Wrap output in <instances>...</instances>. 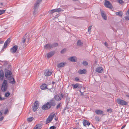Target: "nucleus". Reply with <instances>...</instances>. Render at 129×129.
<instances>
[{"instance_id": "obj_37", "label": "nucleus", "mask_w": 129, "mask_h": 129, "mask_svg": "<svg viewBox=\"0 0 129 129\" xmlns=\"http://www.w3.org/2000/svg\"><path fill=\"white\" fill-rule=\"evenodd\" d=\"M6 10H0V15L4 13L5 11Z\"/></svg>"}, {"instance_id": "obj_30", "label": "nucleus", "mask_w": 129, "mask_h": 129, "mask_svg": "<svg viewBox=\"0 0 129 129\" xmlns=\"http://www.w3.org/2000/svg\"><path fill=\"white\" fill-rule=\"evenodd\" d=\"M52 120V118H51V120H49V119L48 118H47L46 120V124H47L48 123H50L51 121Z\"/></svg>"}, {"instance_id": "obj_53", "label": "nucleus", "mask_w": 129, "mask_h": 129, "mask_svg": "<svg viewBox=\"0 0 129 129\" xmlns=\"http://www.w3.org/2000/svg\"><path fill=\"white\" fill-rule=\"evenodd\" d=\"M126 126V125H123V126L121 128V129H122L123 128H124V127H125V126Z\"/></svg>"}, {"instance_id": "obj_19", "label": "nucleus", "mask_w": 129, "mask_h": 129, "mask_svg": "<svg viewBox=\"0 0 129 129\" xmlns=\"http://www.w3.org/2000/svg\"><path fill=\"white\" fill-rule=\"evenodd\" d=\"M83 125L84 126H86L87 125L89 126L90 124V123L87 120L84 119L83 122Z\"/></svg>"}, {"instance_id": "obj_9", "label": "nucleus", "mask_w": 129, "mask_h": 129, "mask_svg": "<svg viewBox=\"0 0 129 129\" xmlns=\"http://www.w3.org/2000/svg\"><path fill=\"white\" fill-rule=\"evenodd\" d=\"M39 105L38 103V102L37 101H36L34 103L33 110L34 112H36L37 109H38Z\"/></svg>"}, {"instance_id": "obj_31", "label": "nucleus", "mask_w": 129, "mask_h": 129, "mask_svg": "<svg viewBox=\"0 0 129 129\" xmlns=\"http://www.w3.org/2000/svg\"><path fill=\"white\" fill-rule=\"evenodd\" d=\"M56 12H57L56 9L51 10L50 11V13L52 14L53 13Z\"/></svg>"}, {"instance_id": "obj_20", "label": "nucleus", "mask_w": 129, "mask_h": 129, "mask_svg": "<svg viewBox=\"0 0 129 129\" xmlns=\"http://www.w3.org/2000/svg\"><path fill=\"white\" fill-rule=\"evenodd\" d=\"M95 113L98 115H101L103 114L104 112L100 110H96L95 111Z\"/></svg>"}, {"instance_id": "obj_44", "label": "nucleus", "mask_w": 129, "mask_h": 129, "mask_svg": "<svg viewBox=\"0 0 129 129\" xmlns=\"http://www.w3.org/2000/svg\"><path fill=\"white\" fill-rule=\"evenodd\" d=\"M118 2L120 4H122L124 3L123 1L122 0H119L118 1Z\"/></svg>"}, {"instance_id": "obj_7", "label": "nucleus", "mask_w": 129, "mask_h": 129, "mask_svg": "<svg viewBox=\"0 0 129 129\" xmlns=\"http://www.w3.org/2000/svg\"><path fill=\"white\" fill-rule=\"evenodd\" d=\"M105 5L107 7L111 9L113 8L111 4L109 1L107 0H105Z\"/></svg>"}, {"instance_id": "obj_38", "label": "nucleus", "mask_w": 129, "mask_h": 129, "mask_svg": "<svg viewBox=\"0 0 129 129\" xmlns=\"http://www.w3.org/2000/svg\"><path fill=\"white\" fill-rule=\"evenodd\" d=\"M107 111L111 113L112 112V109L111 108H110L107 109Z\"/></svg>"}, {"instance_id": "obj_51", "label": "nucleus", "mask_w": 129, "mask_h": 129, "mask_svg": "<svg viewBox=\"0 0 129 129\" xmlns=\"http://www.w3.org/2000/svg\"><path fill=\"white\" fill-rule=\"evenodd\" d=\"M4 117L3 116L1 118H0V121H2L4 119Z\"/></svg>"}, {"instance_id": "obj_36", "label": "nucleus", "mask_w": 129, "mask_h": 129, "mask_svg": "<svg viewBox=\"0 0 129 129\" xmlns=\"http://www.w3.org/2000/svg\"><path fill=\"white\" fill-rule=\"evenodd\" d=\"M36 125L38 126L39 129L41 128L42 127V125L41 124H37Z\"/></svg>"}, {"instance_id": "obj_17", "label": "nucleus", "mask_w": 129, "mask_h": 129, "mask_svg": "<svg viewBox=\"0 0 129 129\" xmlns=\"http://www.w3.org/2000/svg\"><path fill=\"white\" fill-rule=\"evenodd\" d=\"M101 16L103 19L105 20H106L107 19V17L104 12L102 10H101Z\"/></svg>"}, {"instance_id": "obj_5", "label": "nucleus", "mask_w": 129, "mask_h": 129, "mask_svg": "<svg viewBox=\"0 0 129 129\" xmlns=\"http://www.w3.org/2000/svg\"><path fill=\"white\" fill-rule=\"evenodd\" d=\"M117 101L118 104L122 105H126L127 104V103L126 102L119 98L117 99Z\"/></svg>"}, {"instance_id": "obj_24", "label": "nucleus", "mask_w": 129, "mask_h": 129, "mask_svg": "<svg viewBox=\"0 0 129 129\" xmlns=\"http://www.w3.org/2000/svg\"><path fill=\"white\" fill-rule=\"evenodd\" d=\"M77 45L81 47L83 45V43L81 41L79 40L77 42Z\"/></svg>"}, {"instance_id": "obj_33", "label": "nucleus", "mask_w": 129, "mask_h": 129, "mask_svg": "<svg viewBox=\"0 0 129 129\" xmlns=\"http://www.w3.org/2000/svg\"><path fill=\"white\" fill-rule=\"evenodd\" d=\"M82 63L83 64L84 66H86L88 64V62L85 61H83Z\"/></svg>"}, {"instance_id": "obj_58", "label": "nucleus", "mask_w": 129, "mask_h": 129, "mask_svg": "<svg viewBox=\"0 0 129 129\" xmlns=\"http://www.w3.org/2000/svg\"><path fill=\"white\" fill-rule=\"evenodd\" d=\"M74 129H77V128H74Z\"/></svg>"}, {"instance_id": "obj_50", "label": "nucleus", "mask_w": 129, "mask_h": 129, "mask_svg": "<svg viewBox=\"0 0 129 129\" xmlns=\"http://www.w3.org/2000/svg\"><path fill=\"white\" fill-rule=\"evenodd\" d=\"M75 80L76 81H78L79 80V79L78 77L75 78Z\"/></svg>"}, {"instance_id": "obj_28", "label": "nucleus", "mask_w": 129, "mask_h": 129, "mask_svg": "<svg viewBox=\"0 0 129 129\" xmlns=\"http://www.w3.org/2000/svg\"><path fill=\"white\" fill-rule=\"evenodd\" d=\"M55 115V114H51L47 118H48L49 120H51V118H52V119L53 118Z\"/></svg>"}, {"instance_id": "obj_35", "label": "nucleus", "mask_w": 129, "mask_h": 129, "mask_svg": "<svg viewBox=\"0 0 129 129\" xmlns=\"http://www.w3.org/2000/svg\"><path fill=\"white\" fill-rule=\"evenodd\" d=\"M56 9L57 12H59L61 11H63V10H62V9L60 8Z\"/></svg>"}, {"instance_id": "obj_56", "label": "nucleus", "mask_w": 129, "mask_h": 129, "mask_svg": "<svg viewBox=\"0 0 129 129\" xmlns=\"http://www.w3.org/2000/svg\"><path fill=\"white\" fill-rule=\"evenodd\" d=\"M11 67V66H10V65H9L8 66V68L9 69V68H10V67Z\"/></svg>"}, {"instance_id": "obj_52", "label": "nucleus", "mask_w": 129, "mask_h": 129, "mask_svg": "<svg viewBox=\"0 0 129 129\" xmlns=\"http://www.w3.org/2000/svg\"><path fill=\"white\" fill-rule=\"evenodd\" d=\"M79 91H80V92L81 93V95L82 96H83V95L84 94H83V92H82L80 90Z\"/></svg>"}, {"instance_id": "obj_23", "label": "nucleus", "mask_w": 129, "mask_h": 129, "mask_svg": "<svg viewBox=\"0 0 129 129\" xmlns=\"http://www.w3.org/2000/svg\"><path fill=\"white\" fill-rule=\"evenodd\" d=\"M41 88L43 90H44L45 89H48L47 87V85L46 84L44 83L42 84L40 86Z\"/></svg>"}, {"instance_id": "obj_29", "label": "nucleus", "mask_w": 129, "mask_h": 129, "mask_svg": "<svg viewBox=\"0 0 129 129\" xmlns=\"http://www.w3.org/2000/svg\"><path fill=\"white\" fill-rule=\"evenodd\" d=\"M34 119V118L33 117H31L29 118H28L27 119V120L29 122H31Z\"/></svg>"}, {"instance_id": "obj_18", "label": "nucleus", "mask_w": 129, "mask_h": 129, "mask_svg": "<svg viewBox=\"0 0 129 129\" xmlns=\"http://www.w3.org/2000/svg\"><path fill=\"white\" fill-rule=\"evenodd\" d=\"M95 71L98 73H101L103 71V68L102 67H98L96 68Z\"/></svg>"}, {"instance_id": "obj_32", "label": "nucleus", "mask_w": 129, "mask_h": 129, "mask_svg": "<svg viewBox=\"0 0 129 129\" xmlns=\"http://www.w3.org/2000/svg\"><path fill=\"white\" fill-rule=\"evenodd\" d=\"M92 27L91 26H89L88 28V32L90 34V32L91 31V28Z\"/></svg>"}, {"instance_id": "obj_25", "label": "nucleus", "mask_w": 129, "mask_h": 129, "mask_svg": "<svg viewBox=\"0 0 129 129\" xmlns=\"http://www.w3.org/2000/svg\"><path fill=\"white\" fill-rule=\"evenodd\" d=\"M115 14L121 17L123 14V13L122 11H120L116 12Z\"/></svg>"}, {"instance_id": "obj_54", "label": "nucleus", "mask_w": 129, "mask_h": 129, "mask_svg": "<svg viewBox=\"0 0 129 129\" xmlns=\"http://www.w3.org/2000/svg\"><path fill=\"white\" fill-rule=\"evenodd\" d=\"M58 118H57H57H55V120H56V121H57V120H58Z\"/></svg>"}, {"instance_id": "obj_43", "label": "nucleus", "mask_w": 129, "mask_h": 129, "mask_svg": "<svg viewBox=\"0 0 129 129\" xmlns=\"http://www.w3.org/2000/svg\"><path fill=\"white\" fill-rule=\"evenodd\" d=\"M56 128V127L55 126H51L50 127V129H55Z\"/></svg>"}, {"instance_id": "obj_27", "label": "nucleus", "mask_w": 129, "mask_h": 129, "mask_svg": "<svg viewBox=\"0 0 129 129\" xmlns=\"http://www.w3.org/2000/svg\"><path fill=\"white\" fill-rule=\"evenodd\" d=\"M52 48L57 47L58 46V44L57 43H55L51 44Z\"/></svg>"}, {"instance_id": "obj_8", "label": "nucleus", "mask_w": 129, "mask_h": 129, "mask_svg": "<svg viewBox=\"0 0 129 129\" xmlns=\"http://www.w3.org/2000/svg\"><path fill=\"white\" fill-rule=\"evenodd\" d=\"M52 72V70H46L44 71V74L45 76H48L51 75Z\"/></svg>"}, {"instance_id": "obj_46", "label": "nucleus", "mask_w": 129, "mask_h": 129, "mask_svg": "<svg viewBox=\"0 0 129 129\" xmlns=\"http://www.w3.org/2000/svg\"><path fill=\"white\" fill-rule=\"evenodd\" d=\"M126 15L127 16H129V9L126 12Z\"/></svg>"}, {"instance_id": "obj_34", "label": "nucleus", "mask_w": 129, "mask_h": 129, "mask_svg": "<svg viewBox=\"0 0 129 129\" xmlns=\"http://www.w3.org/2000/svg\"><path fill=\"white\" fill-rule=\"evenodd\" d=\"M10 95V93L8 92H7L5 94V96L6 97H7L9 96Z\"/></svg>"}, {"instance_id": "obj_48", "label": "nucleus", "mask_w": 129, "mask_h": 129, "mask_svg": "<svg viewBox=\"0 0 129 129\" xmlns=\"http://www.w3.org/2000/svg\"><path fill=\"white\" fill-rule=\"evenodd\" d=\"M104 44H105V45L106 47H108V43L106 42H105V43Z\"/></svg>"}, {"instance_id": "obj_49", "label": "nucleus", "mask_w": 129, "mask_h": 129, "mask_svg": "<svg viewBox=\"0 0 129 129\" xmlns=\"http://www.w3.org/2000/svg\"><path fill=\"white\" fill-rule=\"evenodd\" d=\"M33 129H39L38 127V126L36 125L35 126L34 128Z\"/></svg>"}, {"instance_id": "obj_41", "label": "nucleus", "mask_w": 129, "mask_h": 129, "mask_svg": "<svg viewBox=\"0 0 129 129\" xmlns=\"http://www.w3.org/2000/svg\"><path fill=\"white\" fill-rule=\"evenodd\" d=\"M8 112V108H6L5 111V112L4 113V114H6L7 112Z\"/></svg>"}, {"instance_id": "obj_13", "label": "nucleus", "mask_w": 129, "mask_h": 129, "mask_svg": "<svg viewBox=\"0 0 129 129\" xmlns=\"http://www.w3.org/2000/svg\"><path fill=\"white\" fill-rule=\"evenodd\" d=\"M72 85L73 87V89H76L77 88L81 89L82 87L78 83H76L75 84H72Z\"/></svg>"}, {"instance_id": "obj_47", "label": "nucleus", "mask_w": 129, "mask_h": 129, "mask_svg": "<svg viewBox=\"0 0 129 129\" xmlns=\"http://www.w3.org/2000/svg\"><path fill=\"white\" fill-rule=\"evenodd\" d=\"M4 41H2L1 39H0V44H2L4 43Z\"/></svg>"}, {"instance_id": "obj_15", "label": "nucleus", "mask_w": 129, "mask_h": 129, "mask_svg": "<svg viewBox=\"0 0 129 129\" xmlns=\"http://www.w3.org/2000/svg\"><path fill=\"white\" fill-rule=\"evenodd\" d=\"M10 39L9 38L5 42L4 46V48H5L7 46V45L10 43Z\"/></svg>"}, {"instance_id": "obj_1", "label": "nucleus", "mask_w": 129, "mask_h": 129, "mask_svg": "<svg viewBox=\"0 0 129 129\" xmlns=\"http://www.w3.org/2000/svg\"><path fill=\"white\" fill-rule=\"evenodd\" d=\"M5 76L9 81V82L12 84H14L15 82V81L14 78L12 77L11 72L7 69H5Z\"/></svg>"}, {"instance_id": "obj_10", "label": "nucleus", "mask_w": 129, "mask_h": 129, "mask_svg": "<svg viewBox=\"0 0 129 129\" xmlns=\"http://www.w3.org/2000/svg\"><path fill=\"white\" fill-rule=\"evenodd\" d=\"M18 48V46L17 45H15L13 47L11 48L10 49V51L12 53H15Z\"/></svg>"}, {"instance_id": "obj_2", "label": "nucleus", "mask_w": 129, "mask_h": 129, "mask_svg": "<svg viewBox=\"0 0 129 129\" xmlns=\"http://www.w3.org/2000/svg\"><path fill=\"white\" fill-rule=\"evenodd\" d=\"M56 105L55 100L54 98H52L49 102H47L42 107V109L44 110L49 109L52 106L54 107Z\"/></svg>"}, {"instance_id": "obj_22", "label": "nucleus", "mask_w": 129, "mask_h": 129, "mask_svg": "<svg viewBox=\"0 0 129 129\" xmlns=\"http://www.w3.org/2000/svg\"><path fill=\"white\" fill-rule=\"evenodd\" d=\"M66 64V62H61L60 63L57 65V67L58 68H61L64 67Z\"/></svg>"}, {"instance_id": "obj_21", "label": "nucleus", "mask_w": 129, "mask_h": 129, "mask_svg": "<svg viewBox=\"0 0 129 129\" xmlns=\"http://www.w3.org/2000/svg\"><path fill=\"white\" fill-rule=\"evenodd\" d=\"M86 70L85 69L82 70H80L78 71V73L80 74H85L86 72Z\"/></svg>"}, {"instance_id": "obj_3", "label": "nucleus", "mask_w": 129, "mask_h": 129, "mask_svg": "<svg viewBox=\"0 0 129 129\" xmlns=\"http://www.w3.org/2000/svg\"><path fill=\"white\" fill-rule=\"evenodd\" d=\"M8 87L7 82L6 80H4L2 86L1 90L2 91L4 92L7 91Z\"/></svg>"}, {"instance_id": "obj_16", "label": "nucleus", "mask_w": 129, "mask_h": 129, "mask_svg": "<svg viewBox=\"0 0 129 129\" xmlns=\"http://www.w3.org/2000/svg\"><path fill=\"white\" fill-rule=\"evenodd\" d=\"M4 77V72L2 70L0 71V80H2Z\"/></svg>"}, {"instance_id": "obj_26", "label": "nucleus", "mask_w": 129, "mask_h": 129, "mask_svg": "<svg viewBox=\"0 0 129 129\" xmlns=\"http://www.w3.org/2000/svg\"><path fill=\"white\" fill-rule=\"evenodd\" d=\"M44 47L46 49H47L48 48L51 49L52 48L51 44H47Z\"/></svg>"}, {"instance_id": "obj_45", "label": "nucleus", "mask_w": 129, "mask_h": 129, "mask_svg": "<svg viewBox=\"0 0 129 129\" xmlns=\"http://www.w3.org/2000/svg\"><path fill=\"white\" fill-rule=\"evenodd\" d=\"M129 16H127L125 17V19L126 20H129Z\"/></svg>"}, {"instance_id": "obj_39", "label": "nucleus", "mask_w": 129, "mask_h": 129, "mask_svg": "<svg viewBox=\"0 0 129 129\" xmlns=\"http://www.w3.org/2000/svg\"><path fill=\"white\" fill-rule=\"evenodd\" d=\"M66 51V49H64L61 51L60 53L61 54L63 53Z\"/></svg>"}, {"instance_id": "obj_40", "label": "nucleus", "mask_w": 129, "mask_h": 129, "mask_svg": "<svg viewBox=\"0 0 129 129\" xmlns=\"http://www.w3.org/2000/svg\"><path fill=\"white\" fill-rule=\"evenodd\" d=\"M60 103H59L57 106L56 107V109H58V108H59L60 107Z\"/></svg>"}, {"instance_id": "obj_42", "label": "nucleus", "mask_w": 129, "mask_h": 129, "mask_svg": "<svg viewBox=\"0 0 129 129\" xmlns=\"http://www.w3.org/2000/svg\"><path fill=\"white\" fill-rule=\"evenodd\" d=\"M95 119L96 121H99L100 118L99 117L96 116L95 117Z\"/></svg>"}, {"instance_id": "obj_11", "label": "nucleus", "mask_w": 129, "mask_h": 129, "mask_svg": "<svg viewBox=\"0 0 129 129\" xmlns=\"http://www.w3.org/2000/svg\"><path fill=\"white\" fill-rule=\"evenodd\" d=\"M68 59L73 62H76L77 61V58L75 56L71 57L68 58Z\"/></svg>"}, {"instance_id": "obj_12", "label": "nucleus", "mask_w": 129, "mask_h": 129, "mask_svg": "<svg viewBox=\"0 0 129 129\" xmlns=\"http://www.w3.org/2000/svg\"><path fill=\"white\" fill-rule=\"evenodd\" d=\"M55 53V51H52L49 52L47 54V57L49 58L53 55Z\"/></svg>"}, {"instance_id": "obj_55", "label": "nucleus", "mask_w": 129, "mask_h": 129, "mask_svg": "<svg viewBox=\"0 0 129 129\" xmlns=\"http://www.w3.org/2000/svg\"><path fill=\"white\" fill-rule=\"evenodd\" d=\"M0 4L2 6L3 5V3H0Z\"/></svg>"}, {"instance_id": "obj_6", "label": "nucleus", "mask_w": 129, "mask_h": 129, "mask_svg": "<svg viewBox=\"0 0 129 129\" xmlns=\"http://www.w3.org/2000/svg\"><path fill=\"white\" fill-rule=\"evenodd\" d=\"M63 95L62 94L60 93L59 95H56L54 96V99L56 101H58L60 100L63 98Z\"/></svg>"}, {"instance_id": "obj_57", "label": "nucleus", "mask_w": 129, "mask_h": 129, "mask_svg": "<svg viewBox=\"0 0 129 129\" xmlns=\"http://www.w3.org/2000/svg\"><path fill=\"white\" fill-rule=\"evenodd\" d=\"M55 83V82H54L53 81V82H52V84H54Z\"/></svg>"}, {"instance_id": "obj_4", "label": "nucleus", "mask_w": 129, "mask_h": 129, "mask_svg": "<svg viewBox=\"0 0 129 129\" xmlns=\"http://www.w3.org/2000/svg\"><path fill=\"white\" fill-rule=\"evenodd\" d=\"M42 0H38L36 2V3L34 4V11L33 12L34 15H35L37 13V12L38 9L37 7L39 6Z\"/></svg>"}, {"instance_id": "obj_14", "label": "nucleus", "mask_w": 129, "mask_h": 129, "mask_svg": "<svg viewBox=\"0 0 129 129\" xmlns=\"http://www.w3.org/2000/svg\"><path fill=\"white\" fill-rule=\"evenodd\" d=\"M29 38L28 36H26L25 35L24 36L22 39V42L23 43L25 42L26 40H27V42H28L29 40Z\"/></svg>"}]
</instances>
